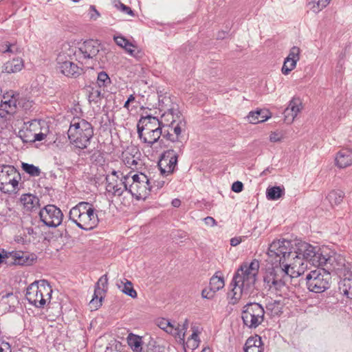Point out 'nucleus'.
<instances>
[{
    "label": "nucleus",
    "mask_w": 352,
    "mask_h": 352,
    "mask_svg": "<svg viewBox=\"0 0 352 352\" xmlns=\"http://www.w3.org/2000/svg\"><path fill=\"white\" fill-rule=\"evenodd\" d=\"M259 269L258 261L254 259L250 264H242L235 272L231 285L234 286L228 292L229 303L236 304L241 298L243 292L248 293L253 287L256 280Z\"/></svg>",
    "instance_id": "nucleus-1"
},
{
    "label": "nucleus",
    "mask_w": 352,
    "mask_h": 352,
    "mask_svg": "<svg viewBox=\"0 0 352 352\" xmlns=\"http://www.w3.org/2000/svg\"><path fill=\"white\" fill-rule=\"evenodd\" d=\"M290 264L282 266L273 267L269 269L263 276L264 285L271 292L277 296L285 297L288 295L289 287L287 282L294 277L293 273L290 274Z\"/></svg>",
    "instance_id": "nucleus-2"
},
{
    "label": "nucleus",
    "mask_w": 352,
    "mask_h": 352,
    "mask_svg": "<svg viewBox=\"0 0 352 352\" xmlns=\"http://www.w3.org/2000/svg\"><path fill=\"white\" fill-rule=\"evenodd\" d=\"M95 208L88 202H80L73 207L69 213V218L80 229L91 230L95 228L99 222Z\"/></svg>",
    "instance_id": "nucleus-3"
},
{
    "label": "nucleus",
    "mask_w": 352,
    "mask_h": 352,
    "mask_svg": "<svg viewBox=\"0 0 352 352\" xmlns=\"http://www.w3.org/2000/svg\"><path fill=\"white\" fill-rule=\"evenodd\" d=\"M70 143L79 149H85L94 136V127L84 119H73L67 131Z\"/></svg>",
    "instance_id": "nucleus-4"
},
{
    "label": "nucleus",
    "mask_w": 352,
    "mask_h": 352,
    "mask_svg": "<svg viewBox=\"0 0 352 352\" xmlns=\"http://www.w3.org/2000/svg\"><path fill=\"white\" fill-rule=\"evenodd\" d=\"M292 250L293 259H296L294 262L296 265H302L303 260L314 266L320 267L324 250L298 239L293 241Z\"/></svg>",
    "instance_id": "nucleus-5"
},
{
    "label": "nucleus",
    "mask_w": 352,
    "mask_h": 352,
    "mask_svg": "<svg viewBox=\"0 0 352 352\" xmlns=\"http://www.w3.org/2000/svg\"><path fill=\"white\" fill-rule=\"evenodd\" d=\"M52 292L46 280L34 282L28 287L25 298L31 305L37 308H43L46 302L50 300Z\"/></svg>",
    "instance_id": "nucleus-6"
},
{
    "label": "nucleus",
    "mask_w": 352,
    "mask_h": 352,
    "mask_svg": "<svg viewBox=\"0 0 352 352\" xmlns=\"http://www.w3.org/2000/svg\"><path fill=\"white\" fill-rule=\"evenodd\" d=\"M292 245L293 241L285 239L274 241L267 250V255L272 258V262L284 267L287 259H293Z\"/></svg>",
    "instance_id": "nucleus-7"
},
{
    "label": "nucleus",
    "mask_w": 352,
    "mask_h": 352,
    "mask_svg": "<svg viewBox=\"0 0 352 352\" xmlns=\"http://www.w3.org/2000/svg\"><path fill=\"white\" fill-rule=\"evenodd\" d=\"M331 282V272L324 268L311 271L306 276V284L311 292H323L329 288Z\"/></svg>",
    "instance_id": "nucleus-8"
},
{
    "label": "nucleus",
    "mask_w": 352,
    "mask_h": 352,
    "mask_svg": "<svg viewBox=\"0 0 352 352\" xmlns=\"http://www.w3.org/2000/svg\"><path fill=\"white\" fill-rule=\"evenodd\" d=\"M322 254L320 266H324L327 271L335 272L339 276L348 275L351 263L347 262L343 256L334 252L331 254L324 250Z\"/></svg>",
    "instance_id": "nucleus-9"
},
{
    "label": "nucleus",
    "mask_w": 352,
    "mask_h": 352,
    "mask_svg": "<svg viewBox=\"0 0 352 352\" xmlns=\"http://www.w3.org/2000/svg\"><path fill=\"white\" fill-rule=\"evenodd\" d=\"M21 179L20 173L13 166H0V190L1 192L10 194L17 190Z\"/></svg>",
    "instance_id": "nucleus-10"
},
{
    "label": "nucleus",
    "mask_w": 352,
    "mask_h": 352,
    "mask_svg": "<svg viewBox=\"0 0 352 352\" xmlns=\"http://www.w3.org/2000/svg\"><path fill=\"white\" fill-rule=\"evenodd\" d=\"M241 318L245 326L250 329H256L264 321V308L257 302L248 303L243 307Z\"/></svg>",
    "instance_id": "nucleus-11"
},
{
    "label": "nucleus",
    "mask_w": 352,
    "mask_h": 352,
    "mask_svg": "<svg viewBox=\"0 0 352 352\" xmlns=\"http://www.w3.org/2000/svg\"><path fill=\"white\" fill-rule=\"evenodd\" d=\"M100 49V43L97 40L89 39L80 44L78 47L70 50L76 60L83 63L96 58Z\"/></svg>",
    "instance_id": "nucleus-12"
},
{
    "label": "nucleus",
    "mask_w": 352,
    "mask_h": 352,
    "mask_svg": "<svg viewBox=\"0 0 352 352\" xmlns=\"http://www.w3.org/2000/svg\"><path fill=\"white\" fill-rule=\"evenodd\" d=\"M39 217L43 223L50 228H56L63 221L62 211L54 205H47L39 212Z\"/></svg>",
    "instance_id": "nucleus-13"
},
{
    "label": "nucleus",
    "mask_w": 352,
    "mask_h": 352,
    "mask_svg": "<svg viewBox=\"0 0 352 352\" xmlns=\"http://www.w3.org/2000/svg\"><path fill=\"white\" fill-rule=\"evenodd\" d=\"M65 58V53L59 54L58 56L57 63L60 72L65 76L77 78L82 73V68L72 61L66 60Z\"/></svg>",
    "instance_id": "nucleus-14"
},
{
    "label": "nucleus",
    "mask_w": 352,
    "mask_h": 352,
    "mask_svg": "<svg viewBox=\"0 0 352 352\" xmlns=\"http://www.w3.org/2000/svg\"><path fill=\"white\" fill-rule=\"evenodd\" d=\"M178 155L175 151L170 149L165 151L158 163L160 172L162 175L172 174L177 164Z\"/></svg>",
    "instance_id": "nucleus-15"
},
{
    "label": "nucleus",
    "mask_w": 352,
    "mask_h": 352,
    "mask_svg": "<svg viewBox=\"0 0 352 352\" xmlns=\"http://www.w3.org/2000/svg\"><path fill=\"white\" fill-rule=\"evenodd\" d=\"M160 120L151 115L142 116L137 124V132L138 138H142V133L144 132L154 131V129L162 130Z\"/></svg>",
    "instance_id": "nucleus-16"
},
{
    "label": "nucleus",
    "mask_w": 352,
    "mask_h": 352,
    "mask_svg": "<svg viewBox=\"0 0 352 352\" xmlns=\"http://www.w3.org/2000/svg\"><path fill=\"white\" fill-rule=\"evenodd\" d=\"M10 261H6L7 265H31L36 259L35 254L22 251H12L8 253Z\"/></svg>",
    "instance_id": "nucleus-17"
},
{
    "label": "nucleus",
    "mask_w": 352,
    "mask_h": 352,
    "mask_svg": "<svg viewBox=\"0 0 352 352\" xmlns=\"http://www.w3.org/2000/svg\"><path fill=\"white\" fill-rule=\"evenodd\" d=\"M153 186L147 176L142 174L140 182L135 183L132 186V196L135 197L138 199L146 197L151 191Z\"/></svg>",
    "instance_id": "nucleus-18"
},
{
    "label": "nucleus",
    "mask_w": 352,
    "mask_h": 352,
    "mask_svg": "<svg viewBox=\"0 0 352 352\" xmlns=\"http://www.w3.org/2000/svg\"><path fill=\"white\" fill-rule=\"evenodd\" d=\"M19 303L17 295L12 292L0 294V310L3 313L14 311Z\"/></svg>",
    "instance_id": "nucleus-19"
},
{
    "label": "nucleus",
    "mask_w": 352,
    "mask_h": 352,
    "mask_svg": "<svg viewBox=\"0 0 352 352\" xmlns=\"http://www.w3.org/2000/svg\"><path fill=\"white\" fill-rule=\"evenodd\" d=\"M182 115L179 111L178 107L173 106L164 110V113L162 115L160 123L162 128L167 126H173V124L181 118Z\"/></svg>",
    "instance_id": "nucleus-20"
},
{
    "label": "nucleus",
    "mask_w": 352,
    "mask_h": 352,
    "mask_svg": "<svg viewBox=\"0 0 352 352\" xmlns=\"http://www.w3.org/2000/svg\"><path fill=\"white\" fill-rule=\"evenodd\" d=\"M336 164L340 168H344L352 164V151L349 149L340 150L336 157Z\"/></svg>",
    "instance_id": "nucleus-21"
},
{
    "label": "nucleus",
    "mask_w": 352,
    "mask_h": 352,
    "mask_svg": "<svg viewBox=\"0 0 352 352\" xmlns=\"http://www.w3.org/2000/svg\"><path fill=\"white\" fill-rule=\"evenodd\" d=\"M106 189L109 193H112L113 196H121L124 192L122 186L120 185V179H117L116 177H107Z\"/></svg>",
    "instance_id": "nucleus-22"
},
{
    "label": "nucleus",
    "mask_w": 352,
    "mask_h": 352,
    "mask_svg": "<svg viewBox=\"0 0 352 352\" xmlns=\"http://www.w3.org/2000/svg\"><path fill=\"white\" fill-rule=\"evenodd\" d=\"M271 117V113L266 109H259L255 111H250L247 116L250 123L258 124L263 122Z\"/></svg>",
    "instance_id": "nucleus-23"
},
{
    "label": "nucleus",
    "mask_w": 352,
    "mask_h": 352,
    "mask_svg": "<svg viewBox=\"0 0 352 352\" xmlns=\"http://www.w3.org/2000/svg\"><path fill=\"white\" fill-rule=\"evenodd\" d=\"M162 133V129H154V131H150L142 133V138L140 140L147 144L148 146L151 147L155 143L160 141Z\"/></svg>",
    "instance_id": "nucleus-24"
},
{
    "label": "nucleus",
    "mask_w": 352,
    "mask_h": 352,
    "mask_svg": "<svg viewBox=\"0 0 352 352\" xmlns=\"http://www.w3.org/2000/svg\"><path fill=\"white\" fill-rule=\"evenodd\" d=\"M343 276L344 278L338 283L339 292L347 298L352 299V278L349 276Z\"/></svg>",
    "instance_id": "nucleus-25"
},
{
    "label": "nucleus",
    "mask_w": 352,
    "mask_h": 352,
    "mask_svg": "<svg viewBox=\"0 0 352 352\" xmlns=\"http://www.w3.org/2000/svg\"><path fill=\"white\" fill-rule=\"evenodd\" d=\"M116 285L121 292L126 295L133 298H135L137 297V292L133 289V284L130 280L124 278V280H120V283H117Z\"/></svg>",
    "instance_id": "nucleus-26"
},
{
    "label": "nucleus",
    "mask_w": 352,
    "mask_h": 352,
    "mask_svg": "<svg viewBox=\"0 0 352 352\" xmlns=\"http://www.w3.org/2000/svg\"><path fill=\"white\" fill-rule=\"evenodd\" d=\"M40 125V122L37 120H33L30 128H27L25 131H20V137L23 142H34L32 131H35V127Z\"/></svg>",
    "instance_id": "nucleus-27"
},
{
    "label": "nucleus",
    "mask_w": 352,
    "mask_h": 352,
    "mask_svg": "<svg viewBox=\"0 0 352 352\" xmlns=\"http://www.w3.org/2000/svg\"><path fill=\"white\" fill-rule=\"evenodd\" d=\"M23 67V61L21 58H13L4 65V71L7 73L19 72Z\"/></svg>",
    "instance_id": "nucleus-28"
},
{
    "label": "nucleus",
    "mask_w": 352,
    "mask_h": 352,
    "mask_svg": "<svg viewBox=\"0 0 352 352\" xmlns=\"http://www.w3.org/2000/svg\"><path fill=\"white\" fill-rule=\"evenodd\" d=\"M157 94L158 103L161 111L167 110L168 108L173 107V106H175V107H178V105L177 104H174L172 102L170 96H167L166 93L165 94H162V91H157Z\"/></svg>",
    "instance_id": "nucleus-29"
},
{
    "label": "nucleus",
    "mask_w": 352,
    "mask_h": 352,
    "mask_svg": "<svg viewBox=\"0 0 352 352\" xmlns=\"http://www.w3.org/2000/svg\"><path fill=\"white\" fill-rule=\"evenodd\" d=\"M128 344L134 352H142V341L141 337L130 334L128 337Z\"/></svg>",
    "instance_id": "nucleus-30"
},
{
    "label": "nucleus",
    "mask_w": 352,
    "mask_h": 352,
    "mask_svg": "<svg viewBox=\"0 0 352 352\" xmlns=\"http://www.w3.org/2000/svg\"><path fill=\"white\" fill-rule=\"evenodd\" d=\"M344 197V193L343 191L340 190H333L328 194L327 199L331 205H339L342 202Z\"/></svg>",
    "instance_id": "nucleus-31"
},
{
    "label": "nucleus",
    "mask_w": 352,
    "mask_h": 352,
    "mask_svg": "<svg viewBox=\"0 0 352 352\" xmlns=\"http://www.w3.org/2000/svg\"><path fill=\"white\" fill-rule=\"evenodd\" d=\"M16 101L9 100L1 102L0 104V116L5 117L6 114L12 113L16 107Z\"/></svg>",
    "instance_id": "nucleus-32"
},
{
    "label": "nucleus",
    "mask_w": 352,
    "mask_h": 352,
    "mask_svg": "<svg viewBox=\"0 0 352 352\" xmlns=\"http://www.w3.org/2000/svg\"><path fill=\"white\" fill-rule=\"evenodd\" d=\"M225 285L224 279L223 277L214 275L211 277L209 283V287L211 291L216 292L222 289Z\"/></svg>",
    "instance_id": "nucleus-33"
},
{
    "label": "nucleus",
    "mask_w": 352,
    "mask_h": 352,
    "mask_svg": "<svg viewBox=\"0 0 352 352\" xmlns=\"http://www.w3.org/2000/svg\"><path fill=\"white\" fill-rule=\"evenodd\" d=\"M177 124L176 126H170L173 129V132L175 133V140L178 141V143L181 145L179 146V147H182L183 146L182 142L181 140V133L182 131L185 128L186 126V122L184 121V119L183 117H182L180 119H179L177 121Z\"/></svg>",
    "instance_id": "nucleus-34"
},
{
    "label": "nucleus",
    "mask_w": 352,
    "mask_h": 352,
    "mask_svg": "<svg viewBox=\"0 0 352 352\" xmlns=\"http://www.w3.org/2000/svg\"><path fill=\"white\" fill-rule=\"evenodd\" d=\"M302 109V106L300 100L299 98H294L289 102L288 107L286 108V113H288L289 111H291L292 114L296 117Z\"/></svg>",
    "instance_id": "nucleus-35"
},
{
    "label": "nucleus",
    "mask_w": 352,
    "mask_h": 352,
    "mask_svg": "<svg viewBox=\"0 0 352 352\" xmlns=\"http://www.w3.org/2000/svg\"><path fill=\"white\" fill-rule=\"evenodd\" d=\"M284 194V188L280 186L268 188L266 191V196L269 200H276Z\"/></svg>",
    "instance_id": "nucleus-36"
},
{
    "label": "nucleus",
    "mask_w": 352,
    "mask_h": 352,
    "mask_svg": "<svg viewBox=\"0 0 352 352\" xmlns=\"http://www.w3.org/2000/svg\"><path fill=\"white\" fill-rule=\"evenodd\" d=\"M104 295L102 294V291L98 289L94 291L93 298L89 302L91 309H98L102 305V300Z\"/></svg>",
    "instance_id": "nucleus-37"
},
{
    "label": "nucleus",
    "mask_w": 352,
    "mask_h": 352,
    "mask_svg": "<svg viewBox=\"0 0 352 352\" xmlns=\"http://www.w3.org/2000/svg\"><path fill=\"white\" fill-rule=\"evenodd\" d=\"M23 170L32 177H38L41 174V170L38 166L28 163H22Z\"/></svg>",
    "instance_id": "nucleus-38"
},
{
    "label": "nucleus",
    "mask_w": 352,
    "mask_h": 352,
    "mask_svg": "<svg viewBox=\"0 0 352 352\" xmlns=\"http://www.w3.org/2000/svg\"><path fill=\"white\" fill-rule=\"evenodd\" d=\"M263 346L261 338L257 335L250 337L245 342L244 350L252 348L254 346Z\"/></svg>",
    "instance_id": "nucleus-39"
},
{
    "label": "nucleus",
    "mask_w": 352,
    "mask_h": 352,
    "mask_svg": "<svg viewBox=\"0 0 352 352\" xmlns=\"http://www.w3.org/2000/svg\"><path fill=\"white\" fill-rule=\"evenodd\" d=\"M108 278L107 274L102 276L98 282L96 283L95 289L96 291L98 289L102 291V294L104 295L107 291L108 288Z\"/></svg>",
    "instance_id": "nucleus-40"
},
{
    "label": "nucleus",
    "mask_w": 352,
    "mask_h": 352,
    "mask_svg": "<svg viewBox=\"0 0 352 352\" xmlns=\"http://www.w3.org/2000/svg\"><path fill=\"white\" fill-rule=\"evenodd\" d=\"M18 47L16 44H11L9 42H4L0 45V52L1 53L15 54L18 52Z\"/></svg>",
    "instance_id": "nucleus-41"
},
{
    "label": "nucleus",
    "mask_w": 352,
    "mask_h": 352,
    "mask_svg": "<svg viewBox=\"0 0 352 352\" xmlns=\"http://www.w3.org/2000/svg\"><path fill=\"white\" fill-rule=\"evenodd\" d=\"M97 83L100 87H106L111 84V79L105 72H100L98 74Z\"/></svg>",
    "instance_id": "nucleus-42"
},
{
    "label": "nucleus",
    "mask_w": 352,
    "mask_h": 352,
    "mask_svg": "<svg viewBox=\"0 0 352 352\" xmlns=\"http://www.w3.org/2000/svg\"><path fill=\"white\" fill-rule=\"evenodd\" d=\"M113 4L118 10H120L121 12L132 16H135V13L131 10V8L123 4L120 0H113Z\"/></svg>",
    "instance_id": "nucleus-43"
},
{
    "label": "nucleus",
    "mask_w": 352,
    "mask_h": 352,
    "mask_svg": "<svg viewBox=\"0 0 352 352\" xmlns=\"http://www.w3.org/2000/svg\"><path fill=\"white\" fill-rule=\"evenodd\" d=\"M124 49L131 56L137 59H140L144 56V52L135 45H133V46H127V47H124Z\"/></svg>",
    "instance_id": "nucleus-44"
},
{
    "label": "nucleus",
    "mask_w": 352,
    "mask_h": 352,
    "mask_svg": "<svg viewBox=\"0 0 352 352\" xmlns=\"http://www.w3.org/2000/svg\"><path fill=\"white\" fill-rule=\"evenodd\" d=\"M129 177L127 175H123L120 179V185L122 186L123 190L129 191L132 195V186H134L135 183L129 180Z\"/></svg>",
    "instance_id": "nucleus-45"
},
{
    "label": "nucleus",
    "mask_w": 352,
    "mask_h": 352,
    "mask_svg": "<svg viewBox=\"0 0 352 352\" xmlns=\"http://www.w3.org/2000/svg\"><path fill=\"white\" fill-rule=\"evenodd\" d=\"M158 327L168 333H173L174 329V327L170 322L165 318H162L160 320Z\"/></svg>",
    "instance_id": "nucleus-46"
},
{
    "label": "nucleus",
    "mask_w": 352,
    "mask_h": 352,
    "mask_svg": "<svg viewBox=\"0 0 352 352\" xmlns=\"http://www.w3.org/2000/svg\"><path fill=\"white\" fill-rule=\"evenodd\" d=\"M296 66V62L295 60H289L285 59L282 67V72L285 75H287L292 70H293Z\"/></svg>",
    "instance_id": "nucleus-47"
},
{
    "label": "nucleus",
    "mask_w": 352,
    "mask_h": 352,
    "mask_svg": "<svg viewBox=\"0 0 352 352\" xmlns=\"http://www.w3.org/2000/svg\"><path fill=\"white\" fill-rule=\"evenodd\" d=\"M300 48L296 46H294L291 48L289 53L285 59H289V60H293L297 63V61H298L300 59Z\"/></svg>",
    "instance_id": "nucleus-48"
},
{
    "label": "nucleus",
    "mask_w": 352,
    "mask_h": 352,
    "mask_svg": "<svg viewBox=\"0 0 352 352\" xmlns=\"http://www.w3.org/2000/svg\"><path fill=\"white\" fill-rule=\"evenodd\" d=\"M113 39L116 43L122 48L127 47V46H133L132 43L122 36H114Z\"/></svg>",
    "instance_id": "nucleus-49"
},
{
    "label": "nucleus",
    "mask_w": 352,
    "mask_h": 352,
    "mask_svg": "<svg viewBox=\"0 0 352 352\" xmlns=\"http://www.w3.org/2000/svg\"><path fill=\"white\" fill-rule=\"evenodd\" d=\"M331 0H311L314 11H320L325 8Z\"/></svg>",
    "instance_id": "nucleus-50"
},
{
    "label": "nucleus",
    "mask_w": 352,
    "mask_h": 352,
    "mask_svg": "<svg viewBox=\"0 0 352 352\" xmlns=\"http://www.w3.org/2000/svg\"><path fill=\"white\" fill-rule=\"evenodd\" d=\"M123 160L124 164L131 168L133 166H136L138 164V158H135L134 155L131 154L126 153L124 156Z\"/></svg>",
    "instance_id": "nucleus-51"
},
{
    "label": "nucleus",
    "mask_w": 352,
    "mask_h": 352,
    "mask_svg": "<svg viewBox=\"0 0 352 352\" xmlns=\"http://www.w3.org/2000/svg\"><path fill=\"white\" fill-rule=\"evenodd\" d=\"M161 136H162L164 138H165L167 140H169L172 142L178 143V141L175 140V136L173 133H171L168 129H166L165 128L162 129V133Z\"/></svg>",
    "instance_id": "nucleus-52"
},
{
    "label": "nucleus",
    "mask_w": 352,
    "mask_h": 352,
    "mask_svg": "<svg viewBox=\"0 0 352 352\" xmlns=\"http://www.w3.org/2000/svg\"><path fill=\"white\" fill-rule=\"evenodd\" d=\"M36 199H37L36 197L32 195H25L23 198H21V201H23L24 205L27 206H28L29 204L33 205L34 201Z\"/></svg>",
    "instance_id": "nucleus-53"
},
{
    "label": "nucleus",
    "mask_w": 352,
    "mask_h": 352,
    "mask_svg": "<svg viewBox=\"0 0 352 352\" xmlns=\"http://www.w3.org/2000/svg\"><path fill=\"white\" fill-rule=\"evenodd\" d=\"M0 352H12L10 344L1 339H0Z\"/></svg>",
    "instance_id": "nucleus-54"
},
{
    "label": "nucleus",
    "mask_w": 352,
    "mask_h": 352,
    "mask_svg": "<svg viewBox=\"0 0 352 352\" xmlns=\"http://www.w3.org/2000/svg\"><path fill=\"white\" fill-rule=\"evenodd\" d=\"M243 189V184L241 182H234L232 185V190L235 192H240Z\"/></svg>",
    "instance_id": "nucleus-55"
},
{
    "label": "nucleus",
    "mask_w": 352,
    "mask_h": 352,
    "mask_svg": "<svg viewBox=\"0 0 352 352\" xmlns=\"http://www.w3.org/2000/svg\"><path fill=\"white\" fill-rule=\"evenodd\" d=\"M284 121L287 124H291L294 120V118L296 116H294L293 114H292L291 111H289L288 113H286V109H285L284 112Z\"/></svg>",
    "instance_id": "nucleus-56"
},
{
    "label": "nucleus",
    "mask_w": 352,
    "mask_h": 352,
    "mask_svg": "<svg viewBox=\"0 0 352 352\" xmlns=\"http://www.w3.org/2000/svg\"><path fill=\"white\" fill-rule=\"evenodd\" d=\"M10 252H6L5 250L1 249L0 252V264L6 261H10V256L8 255Z\"/></svg>",
    "instance_id": "nucleus-57"
},
{
    "label": "nucleus",
    "mask_w": 352,
    "mask_h": 352,
    "mask_svg": "<svg viewBox=\"0 0 352 352\" xmlns=\"http://www.w3.org/2000/svg\"><path fill=\"white\" fill-rule=\"evenodd\" d=\"M214 292L210 290L204 289L201 292V296L203 298L212 299L214 297Z\"/></svg>",
    "instance_id": "nucleus-58"
},
{
    "label": "nucleus",
    "mask_w": 352,
    "mask_h": 352,
    "mask_svg": "<svg viewBox=\"0 0 352 352\" xmlns=\"http://www.w3.org/2000/svg\"><path fill=\"white\" fill-rule=\"evenodd\" d=\"M131 173L127 174L128 177H129V181H131L133 183H138L140 182L142 173H141L140 175L133 174V175H131Z\"/></svg>",
    "instance_id": "nucleus-59"
},
{
    "label": "nucleus",
    "mask_w": 352,
    "mask_h": 352,
    "mask_svg": "<svg viewBox=\"0 0 352 352\" xmlns=\"http://www.w3.org/2000/svg\"><path fill=\"white\" fill-rule=\"evenodd\" d=\"M46 138V134L44 133H33L34 142L36 141H41Z\"/></svg>",
    "instance_id": "nucleus-60"
},
{
    "label": "nucleus",
    "mask_w": 352,
    "mask_h": 352,
    "mask_svg": "<svg viewBox=\"0 0 352 352\" xmlns=\"http://www.w3.org/2000/svg\"><path fill=\"white\" fill-rule=\"evenodd\" d=\"M205 223L210 226H214L217 225L216 220L212 217H207L204 219Z\"/></svg>",
    "instance_id": "nucleus-61"
},
{
    "label": "nucleus",
    "mask_w": 352,
    "mask_h": 352,
    "mask_svg": "<svg viewBox=\"0 0 352 352\" xmlns=\"http://www.w3.org/2000/svg\"><path fill=\"white\" fill-rule=\"evenodd\" d=\"M244 352H263V346H254L248 349H245Z\"/></svg>",
    "instance_id": "nucleus-62"
},
{
    "label": "nucleus",
    "mask_w": 352,
    "mask_h": 352,
    "mask_svg": "<svg viewBox=\"0 0 352 352\" xmlns=\"http://www.w3.org/2000/svg\"><path fill=\"white\" fill-rule=\"evenodd\" d=\"M280 140L278 135L276 133H272L270 135V140L272 142H278Z\"/></svg>",
    "instance_id": "nucleus-63"
},
{
    "label": "nucleus",
    "mask_w": 352,
    "mask_h": 352,
    "mask_svg": "<svg viewBox=\"0 0 352 352\" xmlns=\"http://www.w3.org/2000/svg\"><path fill=\"white\" fill-rule=\"evenodd\" d=\"M241 242V238L234 237L230 239V245L232 246H236Z\"/></svg>",
    "instance_id": "nucleus-64"
}]
</instances>
